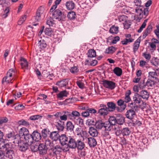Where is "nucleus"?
Masks as SVG:
<instances>
[{
    "mask_svg": "<svg viewBox=\"0 0 159 159\" xmlns=\"http://www.w3.org/2000/svg\"><path fill=\"white\" fill-rule=\"evenodd\" d=\"M15 75V71L13 69L9 70L7 72L6 76L4 77L2 80V83L5 82L8 83H12V80H13V76Z\"/></svg>",
    "mask_w": 159,
    "mask_h": 159,
    "instance_id": "6",
    "label": "nucleus"
},
{
    "mask_svg": "<svg viewBox=\"0 0 159 159\" xmlns=\"http://www.w3.org/2000/svg\"><path fill=\"white\" fill-rule=\"evenodd\" d=\"M61 136V134L60 135L58 134V132L57 131H53L51 132L50 134V137L53 140L57 141L59 139L60 143Z\"/></svg>",
    "mask_w": 159,
    "mask_h": 159,
    "instance_id": "14",
    "label": "nucleus"
},
{
    "mask_svg": "<svg viewBox=\"0 0 159 159\" xmlns=\"http://www.w3.org/2000/svg\"><path fill=\"white\" fill-rule=\"evenodd\" d=\"M42 116L40 115H38L31 116L30 117V119L31 120H38L40 118H42Z\"/></svg>",
    "mask_w": 159,
    "mask_h": 159,
    "instance_id": "61",
    "label": "nucleus"
},
{
    "mask_svg": "<svg viewBox=\"0 0 159 159\" xmlns=\"http://www.w3.org/2000/svg\"><path fill=\"white\" fill-rule=\"evenodd\" d=\"M149 11L148 8H145L143 5L137 7L135 9V12L139 19L142 18L144 16L145 17L148 14Z\"/></svg>",
    "mask_w": 159,
    "mask_h": 159,
    "instance_id": "4",
    "label": "nucleus"
},
{
    "mask_svg": "<svg viewBox=\"0 0 159 159\" xmlns=\"http://www.w3.org/2000/svg\"><path fill=\"white\" fill-rule=\"evenodd\" d=\"M21 142V143H20V151L22 152L25 151L28 149L29 147V144L25 143L22 141Z\"/></svg>",
    "mask_w": 159,
    "mask_h": 159,
    "instance_id": "39",
    "label": "nucleus"
},
{
    "mask_svg": "<svg viewBox=\"0 0 159 159\" xmlns=\"http://www.w3.org/2000/svg\"><path fill=\"white\" fill-rule=\"evenodd\" d=\"M133 2L135 4V5L137 7H139L143 6L142 1L141 0H134Z\"/></svg>",
    "mask_w": 159,
    "mask_h": 159,
    "instance_id": "59",
    "label": "nucleus"
},
{
    "mask_svg": "<svg viewBox=\"0 0 159 159\" xmlns=\"http://www.w3.org/2000/svg\"><path fill=\"white\" fill-rule=\"evenodd\" d=\"M114 73L118 76H120L122 73V70L119 67H116L113 70Z\"/></svg>",
    "mask_w": 159,
    "mask_h": 159,
    "instance_id": "36",
    "label": "nucleus"
},
{
    "mask_svg": "<svg viewBox=\"0 0 159 159\" xmlns=\"http://www.w3.org/2000/svg\"><path fill=\"white\" fill-rule=\"evenodd\" d=\"M140 40L139 39H137L134 42L133 45V52L134 53L136 52L138 49L140 45Z\"/></svg>",
    "mask_w": 159,
    "mask_h": 159,
    "instance_id": "31",
    "label": "nucleus"
},
{
    "mask_svg": "<svg viewBox=\"0 0 159 159\" xmlns=\"http://www.w3.org/2000/svg\"><path fill=\"white\" fill-rule=\"evenodd\" d=\"M104 124L105 123H102L101 121H98L96 122L95 125L97 129H103Z\"/></svg>",
    "mask_w": 159,
    "mask_h": 159,
    "instance_id": "43",
    "label": "nucleus"
},
{
    "mask_svg": "<svg viewBox=\"0 0 159 159\" xmlns=\"http://www.w3.org/2000/svg\"><path fill=\"white\" fill-rule=\"evenodd\" d=\"M74 128V125L70 121H68L66 124V128L67 131L71 132L73 131Z\"/></svg>",
    "mask_w": 159,
    "mask_h": 159,
    "instance_id": "25",
    "label": "nucleus"
},
{
    "mask_svg": "<svg viewBox=\"0 0 159 159\" xmlns=\"http://www.w3.org/2000/svg\"><path fill=\"white\" fill-rule=\"evenodd\" d=\"M88 139V144L90 147H94L96 145L97 142L95 139L90 137Z\"/></svg>",
    "mask_w": 159,
    "mask_h": 159,
    "instance_id": "27",
    "label": "nucleus"
},
{
    "mask_svg": "<svg viewBox=\"0 0 159 159\" xmlns=\"http://www.w3.org/2000/svg\"><path fill=\"white\" fill-rule=\"evenodd\" d=\"M107 110L110 111H114L116 108V105L112 102H108L107 103Z\"/></svg>",
    "mask_w": 159,
    "mask_h": 159,
    "instance_id": "26",
    "label": "nucleus"
},
{
    "mask_svg": "<svg viewBox=\"0 0 159 159\" xmlns=\"http://www.w3.org/2000/svg\"><path fill=\"white\" fill-rule=\"evenodd\" d=\"M39 145L33 144L30 145V148L31 151L33 152H35L38 151L39 148Z\"/></svg>",
    "mask_w": 159,
    "mask_h": 159,
    "instance_id": "52",
    "label": "nucleus"
},
{
    "mask_svg": "<svg viewBox=\"0 0 159 159\" xmlns=\"http://www.w3.org/2000/svg\"><path fill=\"white\" fill-rule=\"evenodd\" d=\"M102 82L103 86L106 88L113 90L116 87V83L112 81L104 80Z\"/></svg>",
    "mask_w": 159,
    "mask_h": 159,
    "instance_id": "7",
    "label": "nucleus"
},
{
    "mask_svg": "<svg viewBox=\"0 0 159 159\" xmlns=\"http://www.w3.org/2000/svg\"><path fill=\"white\" fill-rule=\"evenodd\" d=\"M33 140L39 142L41 139V134L37 131H34L32 134Z\"/></svg>",
    "mask_w": 159,
    "mask_h": 159,
    "instance_id": "19",
    "label": "nucleus"
},
{
    "mask_svg": "<svg viewBox=\"0 0 159 159\" xmlns=\"http://www.w3.org/2000/svg\"><path fill=\"white\" fill-rule=\"evenodd\" d=\"M13 149V148L11 144L9 146H7V149L4 151L6 152V156L9 159H11L13 158L14 155Z\"/></svg>",
    "mask_w": 159,
    "mask_h": 159,
    "instance_id": "11",
    "label": "nucleus"
},
{
    "mask_svg": "<svg viewBox=\"0 0 159 159\" xmlns=\"http://www.w3.org/2000/svg\"><path fill=\"white\" fill-rule=\"evenodd\" d=\"M98 63V61L97 60H93L92 61L90 62L88 60H86L85 61V65H88L94 66H96Z\"/></svg>",
    "mask_w": 159,
    "mask_h": 159,
    "instance_id": "49",
    "label": "nucleus"
},
{
    "mask_svg": "<svg viewBox=\"0 0 159 159\" xmlns=\"http://www.w3.org/2000/svg\"><path fill=\"white\" fill-rule=\"evenodd\" d=\"M89 132L90 135L93 137H97L98 134L97 130L95 128L93 127L89 128Z\"/></svg>",
    "mask_w": 159,
    "mask_h": 159,
    "instance_id": "28",
    "label": "nucleus"
},
{
    "mask_svg": "<svg viewBox=\"0 0 159 159\" xmlns=\"http://www.w3.org/2000/svg\"><path fill=\"white\" fill-rule=\"evenodd\" d=\"M6 138L9 139V140H13V143L16 146H19V141L20 140V135L19 134H15L14 131L9 132L6 135Z\"/></svg>",
    "mask_w": 159,
    "mask_h": 159,
    "instance_id": "3",
    "label": "nucleus"
},
{
    "mask_svg": "<svg viewBox=\"0 0 159 159\" xmlns=\"http://www.w3.org/2000/svg\"><path fill=\"white\" fill-rule=\"evenodd\" d=\"M125 102L123 100L120 99L118 100L117 102L118 105L120 107L121 109H120L119 107H116L118 111H124L126 107V105L124 104Z\"/></svg>",
    "mask_w": 159,
    "mask_h": 159,
    "instance_id": "15",
    "label": "nucleus"
},
{
    "mask_svg": "<svg viewBox=\"0 0 159 159\" xmlns=\"http://www.w3.org/2000/svg\"><path fill=\"white\" fill-rule=\"evenodd\" d=\"M53 143L49 139H46L45 140L44 145H46V146L48 149L50 148L52 150V147L53 146Z\"/></svg>",
    "mask_w": 159,
    "mask_h": 159,
    "instance_id": "41",
    "label": "nucleus"
},
{
    "mask_svg": "<svg viewBox=\"0 0 159 159\" xmlns=\"http://www.w3.org/2000/svg\"><path fill=\"white\" fill-rule=\"evenodd\" d=\"M81 116L84 118H87L89 116L90 114L88 111V109L85 111L81 113Z\"/></svg>",
    "mask_w": 159,
    "mask_h": 159,
    "instance_id": "60",
    "label": "nucleus"
},
{
    "mask_svg": "<svg viewBox=\"0 0 159 159\" xmlns=\"http://www.w3.org/2000/svg\"><path fill=\"white\" fill-rule=\"evenodd\" d=\"M20 67L22 69L24 70L27 69L28 67V62L27 60L22 57H20Z\"/></svg>",
    "mask_w": 159,
    "mask_h": 159,
    "instance_id": "18",
    "label": "nucleus"
},
{
    "mask_svg": "<svg viewBox=\"0 0 159 159\" xmlns=\"http://www.w3.org/2000/svg\"><path fill=\"white\" fill-rule=\"evenodd\" d=\"M68 94L69 92L66 90H64L60 92L57 95V98L61 100L64 97H67Z\"/></svg>",
    "mask_w": 159,
    "mask_h": 159,
    "instance_id": "24",
    "label": "nucleus"
},
{
    "mask_svg": "<svg viewBox=\"0 0 159 159\" xmlns=\"http://www.w3.org/2000/svg\"><path fill=\"white\" fill-rule=\"evenodd\" d=\"M135 115V111L132 109H130L127 111L125 114L126 117L129 119H133Z\"/></svg>",
    "mask_w": 159,
    "mask_h": 159,
    "instance_id": "21",
    "label": "nucleus"
},
{
    "mask_svg": "<svg viewBox=\"0 0 159 159\" xmlns=\"http://www.w3.org/2000/svg\"><path fill=\"white\" fill-rule=\"evenodd\" d=\"M62 114L60 116V120L62 121H66L67 120L68 118L70 120V116L69 111H62Z\"/></svg>",
    "mask_w": 159,
    "mask_h": 159,
    "instance_id": "17",
    "label": "nucleus"
},
{
    "mask_svg": "<svg viewBox=\"0 0 159 159\" xmlns=\"http://www.w3.org/2000/svg\"><path fill=\"white\" fill-rule=\"evenodd\" d=\"M131 94L130 90L127 91L125 94V97L124 98L125 100L124 101L126 103H128L131 100V99L130 95Z\"/></svg>",
    "mask_w": 159,
    "mask_h": 159,
    "instance_id": "30",
    "label": "nucleus"
},
{
    "mask_svg": "<svg viewBox=\"0 0 159 159\" xmlns=\"http://www.w3.org/2000/svg\"><path fill=\"white\" fill-rule=\"evenodd\" d=\"M125 122V118L122 116H120L116 119V124L119 125H122Z\"/></svg>",
    "mask_w": 159,
    "mask_h": 159,
    "instance_id": "50",
    "label": "nucleus"
},
{
    "mask_svg": "<svg viewBox=\"0 0 159 159\" xmlns=\"http://www.w3.org/2000/svg\"><path fill=\"white\" fill-rule=\"evenodd\" d=\"M76 14L73 11H70L68 13L67 17L70 20H73L75 18Z\"/></svg>",
    "mask_w": 159,
    "mask_h": 159,
    "instance_id": "44",
    "label": "nucleus"
},
{
    "mask_svg": "<svg viewBox=\"0 0 159 159\" xmlns=\"http://www.w3.org/2000/svg\"><path fill=\"white\" fill-rule=\"evenodd\" d=\"M122 133L123 136H127L129 135L130 131L128 128H124L122 130Z\"/></svg>",
    "mask_w": 159,
    "mask_h": 159,
    "instance_id": "55",
    "label": "nucleus"
},
{
    "mask_svg": "<svg viewBox=\"0 0 159 159\" xmlns=\"http://www.w3.org/2000/svg\"><path fill=\"white\" fill-rule=\"evenodd\" d=\"M46 23L49 26H53L55 25L53 19L51 17H49L47 18Z\"/></svg>",
    "mask_w": 159,
    "mask_h": 159,
    "instance_id": "53",
    "label": "nucleus"
},
{
    "mask_svg": "<svg viewBox=\"0 0 159 159\" xmlns=\"http://www.w3.org/2000/svg\"><path fill=\"white\" fill-rule=\"evenodd\" d=\"M79 69L77 66H74L71 67L70 69V71L72 74L77 73L79 71Z\"/></svg>",
    "mask_w": 159,
    "mask_h": 159,
    "instance_id": "58",
    "label": "nucleus"
},
{
    "mask_svg": "<svg viewBox=\"0 0 159 159\" xmlns=\"http://www.w3.org/2000/svg\"><path fill=\"white\" fill-rule=\"evenodd\" d=\"M108 113L107 109H105L99 108L98 110V113L99 114V115L101 116H104L107 115Z\"/></svg>",
    "mask_w": 159,
    "mask_h": 159,
    "instance_id": "37",
    "label": "nucleus"
},
{
    "mask_svg": "<svg viewBox=\"0 0 159 159\" xmlns=\"http://www.w3.org/2000/svg\"><path fill=\"white\" fill-rule=\"evenodd\" d=\"M152 27L151 25H148L143 35V38L145 39L148 35L152 31Z\"/></svg>",
    "mask_w": 159,
    "mask_h": 159,
    "instance_id": "29",
    "label": "nucleus"
},
{
    "mask_svg": "<svg viewBox=\"0 0 159 159\" xmlns=\"http://www.w3.org/2000/svg\"><path fill=\"white\" fill-rule=\"evenodd\" d=\"M87 55L88 57H94L96 56V51L93 49H89L88 51Z\"/></svg>",
    "mask_w": 159,
    "mask_h": 159,
    "instance_id": "42",
    "label": "nucleus"
},
{
    "mask_svg": "<svg viewBox=\"0 0 159 159\" xmlns=\"http://www.w3.org/2000/svg\"><path fill=\"white\" fill-rule=\"evenodd\" d=\"M52 17L56 19H59L60 20H63L66 16H61L62 13L59 9H57L52 13Z\"/></svg>",
    "mask_w": 159,
    "mask_h": 159,
    "instance_id": "10",
    "label": "nucleus"
},
{
    "mask_svg": "<svg viewBox=\"0 0 159 159\" xmlns=\"http://www.w3.org/2000/svg\"><path fill=\"white\" fill-rule=\"evenodd\" d=\"M66 6L68 10H72L75 7V4L72 1H69L66 2Z\"/></svg>",
    "mask_w": 159,
    "mask_h": 159,
    "instance_id": "40",
    "label": "nucleus"
},
{
    "mask_svg": "<svg viewBox=\"0 0 159 159\" xmlns=\"http://www.w3.org/2000/svg\"><path fill=\"white\" fill-rule=\"evenodd\" d=\"M10 11V9L9 7H7L4 10V14H3L2 16L3 18L6 17L8 15V14Z\"/></svg>",
    "mask_w": 159,
    "mask_h": 159,
    "instance_id": "63",
    "label": "nucleus"
},
{
    "mask_svg": "<svg viewBox=\"0 0 159 159\" xmlns=\"http://www.w3.org/2000/svg\"><path fill=\"white\" fill-rule=\"evenodd\" d=\"M157 73L156 71H150L148 73V77L151 79H157Z\"/></svg>",
    "mask_w": 159,
    "mask_h": 159,
    "instance_id": "48",
    "label": "nucleus"
},
{
    "mask_svg": "<svg viewBox=\"0 0 159 159\" xmlns=\"http://www.w3.org/2000/svg\"><path fill=\"white\" fill-rule=\"evenodd\" d=\"M142 56L148 60H149L151 58V55L149 53L147 54L146 52L143 53Z\"/></svg>",
    "mask_w": 159,
    "mask_h": 159,
    "instance_id": "64",
    "label": "nucleus"
},
{
    "mask_svg": "<svg viewBox=\"0 0 159 159\" xmlns=\"http://www.w3.org/2000/svg\"><path fill=\"white\" fill-rule=\"evenodd\" d=\"M133 102L130 103V105L137 104H139L141 103H143V101L139 93H136L135 94L133 98Z\"/></svg>",
    "mask_w": 159,
    "mask_h": 159,
    "instance_id": "9",
    "label": "nucleus"
},
{
    "mask_svg": "<svg viewBox=\"0 0 159 159\" xmlns=\"http://www.w3.org/2000/svg\"><path fill=\"white\" fill-rule=\"evenodd\" d=\"M44 32L45 34L50 37L52 36L54 34L53 31L51 28H46Z\"/></svg>",
    "mask_w": 159,
    "mask_h": 159,
    "instance_id": "46",
    "label": "nucleus"
},
{
    "mask_svg": "<svg viewBox=\"0 0 159 159\" xmlns=\"http://www.w3.org/2000/svg\"><path fill=\"white\" fill-rule=\"evenodd\" d=\"M49 131H48L46 129H43L42 131V135L43 138H46L47 137Z\"/></svg>",
    "mask_w": 159,
    "mask_h": 159,
    "instance_id": "62",
    "label": "nucleus"
},
{
    "mask_svg": "<svg viewBox=\"0 0 159 159\" xmlns=\"http://www.w3.org/2000/svg\"><path fill=\"white\" fill-rule=\"evenodd\" d=\"M116 48L113 46L109 47L106 49L105 53L107 54H113L116 51Z\"/></svg>",
    "mask_w": 159,
    "mask_h": 159,
    "instance_id": "38",
    "label": "nucleus"
},
{
    "mask_svg": "<svg viewBox=\"0 0 159 159\" xmlns=\"http://www.w3.org/2000/svg\"><path fill=\"white\" fill-rule=\"evenodd\" d=\"M109 123L113 126L116 124V119L113 116H110L109 119Z\"/></svg>",
    "mask_w": 159,
    "mask_h": 159,
    "instance_id": "47",
    "label": "nucleus"
},
{
    "mask_svg": "<svg viewBox=\"0 0 159 159\" xmlns=\"http://www.w3.org/2000/svg\"><path fill=\"white\" fill-rule=\"evenodd\" d=\"M147 21V20H144L139 29L138 30L137 32L138 33H141L143 30V29L145 27V26L146 25V22Z\"/></svg>",
    "mask_w": 159,
    "mask_h": 159,
    "instance_id": "56",
    "label": "nucleus"
},
{
    "mask_svg": "<svg viewBox=\"0 0 159 159\" xmlns=\"http://www.w3.org/2000/svg\"><path fill=\"white\" fill-rule=\"evenodd\" d=\"M142 98L144 99L148 100L150 95V93L146 90H142L139 94Z\"/></svg>",
    "mask_w": 159,
    "mask_h": 159,
    "instance_id": "22",
    "label": "nucleus"
},
{
    "mask_svg": "<svg viewBox=\"0 0 159 159\" xmlns=\"http://www.w3.org/2000/svg\"><path fill=\"white\" fill-rule=\"evenodd\" d=\"M69 113L70 116V120H72L79 117L80 116V113L77 111H74L72 112L69 111Z\"/></svg>",
    "mask_w": 159,
    "mask_h": 159,
    "instance_id": "20",
    "label": "nucleus"
},
{
    "mask_svg": "<svg viewBox=\"0 0 159 159\" xmlns=\"http://www.w3.org/2000/svg\"><path fill=\"white\" fill-rule=\"evenodd\" d=\"M155 83L154 81L149 79L148 80L146 84L148 87H153Z\"/></svg>",
    "mask_w": 159,
    "mask_h": 159,
    "instance_id": "57",
    "label": "nucleus"
},
{
    "mask_svg": "<svg viewBox=\"0 0 159 159\" xmlns=\"http://www.w3.org/2000/svg\"><path fill=\"white\" fill-rule=\"evenodd\" d=\"M53 151V156L56 155L58 152H61L62 150V149L60 145H57L56 146L53 148H52Z\"/></svg>",
    "mask_w": 159,
    "mask_h": 159,
    "instance_id": "35",
    "label": "nucleus"
},
{
    "mask_svg": "<svg viewBox=\"0 0 159 159\" xmlns=\"http://www.w3.org/2000/svg\"><path fill=\"white\" fill-rule=\"evenodd\" d=\"M38 147V151L40 155H43L47 153L48 149L46 145H44V143H40Z\"/></svg>",
    "mask_w": 159,
    "mask_h": 159,
    "instance_id": "12",
    "label": "nucleus"
},
{
    "mask_svg": "<svg viewBox=\"0 0 159 159\" xmlns=\"http://www.w3.org/2000/svg\"><path fill=\"white\" fill-rule=\"evenodd\" d=\"M69 82V80L68 79H65L57 81L56 84L58 86L59 88L64 87L66 88V86L68 85Z\"/></svg>",
    "mask_w": 159,
    "mask_h": 159,
    "instance_id": "13",
    "label": "nucleus"
},
{
    "mask_svg": "<svg viewBox=\"0 0 159 159\" xmlns=\"http://www.w3.org/2000/svg\"><path fill=\"white\" fill-rule=\"evenodd\" d=\"M119 28L118 26L112 25L110 28L109 32L112 34H116L119 32Z\"/></svg>",
    "mask_w": 159,
    "mask_h": 159,
    "instance_id": "32",
    "label": "nucleus"
},
{
    "mask_svg": "<svg viewBox=\"0 0 159 159\" xmlns=\"http://www.w3.org/2000/svg\"><path fill=\"white\" fill-rule=\"evenodd\" d=\"M44 11V8L43 6H41L37 10L36 15L32 18L33 21L32 24L33 25L36 26L38 25V22L40 20L41 16Z\"/></svg>",
    "mask_w": 159,
    "mask_h": 159,
    "instance_id": "5",
    "label": "nucleus"
},
{
    "mask_svg": "<svg viewBox=\"0 0 159 159\" xmlns=\"http://www.w3.org/2000/svg\"><path fill=\"white\" fill-rule=\"evenodd\" d=\"M118 19L120 22L123 24L127 20V17L125 15L119 16L118 17Z\"/></svg>",
    "mask_w": 159,
    "mask_h": 159,
    "instance_id": "51",
    "label": "nucleus"
},
{
    "mask_svg": "<svg viewBox=\"0 0 159 159\" xmlns=\"http://www.w3.org/2000/svg\"><path fill=\"white\" fill-rule=\"evenodd\" d=\"M38 44H39V48L41 49H43L45 48L47 46L45 41L43 40L39 41Z\"/></svg>",
    "mask_w": 159,
    "mask_h": 159,
    "instance_id": "54",
    "label": "nucleus"
},
{
    "mask_svg": "<svg viewBox=\"0 0 159 159\" xmlns=\"http://www.w3.org/2000/svg\"><path fill=\"white\" fill-rule=\"evenodd\" d=\"M77 140L74 137L61 134L60 138V143L62 145H66L69 148L75 149Z\"/></svg>",
    "mask_w": 159,
    "mask_h": 159,
    "instance_id": "1",
    "label": "nucleus"
},
{
    "mask_svg": "<svg viewBox=\"0 0 159 159\" xmlns=\"http://www.w3.org/2000/svg\"><path fill=\"white\" fill-rule=\"evenodd\" d=\"M53 124L59 131H62L65 128V122L59 119H57Z\"/></svg>",
    "mask_w": 159,
    "mask_h": 159,
    "instance_id": "8",
    "label": "nucleus"
},
{
    "mask_svg": "<svg viewBox=\"0 0 159 159\" xmlns=\"http://www.w3.org/2000/svg\"><path fill=\"white\" fill-rule=\"evenodd\" d=\"M113 126L109 123H105L103 129L105 131H109L112 128Z\"/></svg>",
    "mask_w": 159,
    "mask_h": 159,
    "instance_id": "45",
    "label": "nucleus"
},
{
    "mask_svg": "<svg viewBox=\"0 0 159 159\" xmlns=\"http://www.w3.org/2000/svg\"><path fill=\"white\" fill-rule=\"evenodd\" d=\"M76 124L79 125L80 127H83L84 125V121L81 118L79 117L73 120Z\"/></svg>",
    "mask_w": 159,
    "mask_h": 159,
    "instance_id": "33",
    "label": "nucleus"
},
{
    "mask_svg": "<svg viewBox=\"0 0 159 159\" xmlns=\"http://www.w3.org/2000/svg\"><path fill=\"white\" fill-rule=\"evenodd\" d=\"M76 144V146L75 149L77 148L78 150H82L85 147V144L84 142L81 141L80 139L77 140V142Z\"/></svg>",
    "mask_w": 159,
    "mask_h": 159,
    "instance_id": "16",
    "label": "nucleus"
},
{
    "mask_svg": "<svg viewBox=\"0 0 159 159\" xmlns=\"http://www.w3.org/2000/svg\"><path fill=\"white\" fill-rule=\"evenodd\" d=\"M11 144L10 143H5L3 139L0 140V149L3 150L4 151L7 148V146H9Z\"/></svg>",
    "mask_w": 159,
    "mask_h": 159,
    "instance_id": "23",
    "label": "nucleus"
},
{
    "mask_svg": "<svg viewBox=\"0 0 159 159\" xmlns=\"http://www.w3.org/2000/svg\"><path fill=\"white\" fill-rule=\"evenodd\" d=\"M22 141L29 144L33 142L32 134H29V131L25 127L20 128V143Z\"/></svg>",
    "mask_w": 159,
    "mask_h": 159,
    "instance_id": "2",
    "label": "nucleus"
},
{
    "mask_svg": "<svg viewBox=\"0 0 159 159\" xmlns=\"http://www.w3.org/2000/svg\"><path fill=\"white\" fill-rule=\"evenodd\" d=\"M158 43L159 42L157 39H152V42L149 43V44L152 50H155L156 47V44Z\"/></svg>",
    "mask_w": 159,
    "mask_h": 159,
    "instance_id": "34",
    "label": "nucleus"
}]
</instances>
